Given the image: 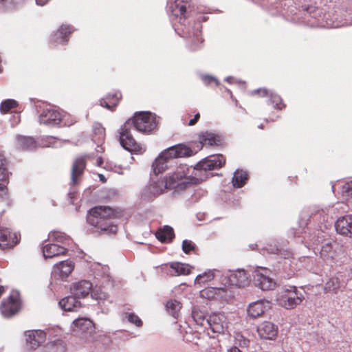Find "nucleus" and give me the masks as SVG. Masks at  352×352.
I'll list each match as a JSON object with an SVG mask.
<instances>
[{
    "label": "nucleus",
    "mask_w": 352,
    "mask_h": 352,
    "mask_svg": "<svg viewBox=\"0 0 352 352\" xmlns=\"http://www.w3.org/2000/svg\"><path fill=\"white\" fill-rule=\"evenodd\" d=\"M248 178L246 172L236 170L232 177L233 186L236 188H241L246 183Z\"/></svg>",
    "instance_id": "38"
},
{
    "label": "nucleus",
    "mask_w": 352,
    "mask_h": 352,
    "mask_svg": "<svg viewBox=\"0 0 352 352\" xmlns=\"http://www.w3.org/2000/svg\"><path fill=\"white\" fill-rule=\"evenodd\" d=\"M266 250L270 254H278L279 249L276 245H270L269 247L266 248Z\"/></svg>",
    "instance_id": "52"
},
{
    "label": "nucleus",
    "mask_w": 352,
    "mask_h": 352,
    "mask_svg": "<svg viewBox=\"0 0 352 352\" xmlns=\"http://www.w3.org/2000/svg\"><path fill=\"white\" fill-rule=\"evenodd\" d=\"M206 327L214 334L223 333L227 329L226 317L220 313L208 315Z\"/></svg>",
    "instance_id": "8"
},
{
    "label": "nucleus",
    "mask_w": 352,
    "mask_h": 352,
    "mask_svg": "<svg viewBox=\"0 0 352 352\" xmlns=\"http://www.w3.org/2000/svg\"><path fill=\"white\" fill-rule=\"evenodd\" d=\"M49 238L54 241L62 243H68L71 240L67 234L59 231L50 232Z\"/></svg>",
    "instance_id": "43"
},
{
    "label": "nucleus",
    "mask_w": 352,
    "mask_h": 352,
    "mask_svg": "<svg viewBox=\"0 0 352 352\" xmlns=\"http://www.w3.org/2000/svg\"><path fill=\"white\" fill-rule=\"evenodd\" d=\"M341 287L338 277H331L325 283L324 291L336 294Z\"/></svg>",
    "instance_id": "40"
},
{
    "label": "nucleus",
    "mask_w": 352,
    "mask_h": 352,
    "mask_svg": "<svg viewBox=\"0 0 352 352\" xmlns=\"http://www.w3.org/2000/svg\"><path fill=\"white\" fill-rule=\"evenodd\" d=\"M170 267L173 270L171 274L175 276L188 275L190 273L192 269V267L188 264L181 263H172Z\"/></svg>",
    "instance_id": "34"
},
{
    "label": "nucleus",
    "mask_w": 352,
    "mask_h": 352,
    "mask_svg": "<svg viewBox=\"0 0 352 352\" xmlns=\"http://www.w3.org/2000/svg\"><path fill=\"white\" fill-rule=\"evenodd\" d=\"M219 142V138L211 133L206 132L200 137V143L203 145H217Z\"/></svg>",
    "instance_id": "42"
},
{
    "label": "nucleus",
    "mask_w": 352,
    "mask_h": 352,
    "mask_svg": "<svg viewBox=\"0 0 352 352\" xmlns=\"http://www.w3.org/2000/svg\"><path fill=\"white\" fill-rule=\"evenodd\" d=\"M155 236L161 242L167 243L173 239L175 234L173 229L170 226H164L156 232Z\"/></svg>",
    "instance_id": "33"
},
{
    "label": "nucleus",
    "mask_w": 352,
    "mask_h": 352,
    "mask_svg": "<svg viewBox=\"0 0 352 352\" xmlns=\"http://www.w3.org/2000/svg\"><path fill=\"white\" fill-rule=\"evenodd\" d=\"M0 196L3 197L7 205H11V200L8 196V189L6 186L0 184Z\"/></svg>",
    "instance_id": "50"
},
{
    "label": "nucleus",
    "mask_w": 352,
    "mask_h": 352,
    "mask_svg": "<svg viewBox=\"0 0 352 352\" xmlns=\"http://www.w3.org/2000/svg\"><path fill=\"white\" fill-rule=\"evenodd\" d=\"M17 102L12 99H8L2 102L0 106V110L2 113H6L12 109L16 107Z\"/></svg>",
    "instance_id": "46"
},
{
    "label": "nucleus",
    "mask_w": 352,
    "mask_h": 352,
    "mask_svg": "<svg viewBox=\"0 0 352 352\" xmlns=\"http://www.w3.org/2000/svg\"><path fill=\"white\" fill-rule=\"evenodd\" d=\"M268 302L260 300L250 303L248 308L249 316L256 318L261 316L265 311Z\"/></svg>",
    "instance_id": "26"
},
{
    "label": "nucleus",
    "mask_w": 352,
    "mask_h": 352,
    "mask_svg": "<svg viewBox=\"0 0 352 352\" xmlns=\"http://www.w3.org/2000/svg\"><path fill=\"white\" fill-rule=\"evenodd\" d=\"M38 121L40 124L54 126L58 124L61 126H70L75 120L70 118V116L64 111H61L55 107H47L42 110Z\"/></svg>",
    "instance_id": "3"
},
{
    "label": "nucleus",
    "mask_w": 352,
    "mask_h": 352,
    "mask_svg": "<svg viewBox=\"0 0 352 352\" xmlns=\"http://www.w3.org/2000/svg\"><path fill=\"white\" fill-rule=\"evenodd\" d=\"M188 2L184 0H175L169 6V10L172 15L179 19V23L185 25L184 22L187 18Z\"/></svg>",
    "instance_id": "13"
},
{
    "label": "nucleus",
    "mask_w": 352,
    "mask_h": 352,
    "mask_svg": "<svg viewBox=\"0 0 352 352\" xmlns=\"http://www.w3.org/2000/svg\"><path fill=\"white\" fill-rule=\"evenodd\" d=\"M338 244L336 241L325 242L320 250V256L324 259H333L337 255Z\"/></svg>",
    "instance_id": "28"
},
{
    "label": "nucleus",
    "mask_w": 352,
    "mask_h": 352,
    "mask_svg": "<svg viewBox=\"0 0 352 352\" xmlns=\"http://www.w3.org/2000/svg\"><path fill=\"white\" fill-rule=\"evenodd\" d=\"M166 189L163 180L152 182L144 189L142 197L150 200L163 193Z\"/></svg>",
    "instance_id": "18"
},
{
    "label": "nucleus",
    "mask_w": 352,
    "mask_h": 352,
    "mask_svg": "<svg viewBox=\"0 0 352 352\" xmlns=\"http://www.w3.org/2000/svg\"><path fill=\"white\" fill-rule=\"evenodd\" d=\"M126 318L129 322L134 324L137 327H141L142 325V322L140 318L133 313L128 314Z\"/></svg>",
    "instance_id": "48"
},
{
    "label": "nucleus",
    "mask_w": 352,
    "mask_h": 352,
    "mask_svg": "<svg viewBox=\"0 0 352 352\" xmlns=\"http://www.w3.org/2000/svg\"><path fill=\"white\" fill-rule=\"evenodd\" d=\"M259 129H263V125L261 124L260 125H258V126Z\"/></svg>",
    "instance_id": "61"
},
{
    "label": "nucleus",
    "mask_w": 352,
    "mask_h": 352,
    "mask_svg": "<svg viewBox=\"0 0 352 352\" xmlns=\"http://www.w3.org/2000/svg\"><path fill=\"white\" fill-rule=\"evenodd\" d=\"M229 285L236 286L237 287H243L248 286L250 282V276L247 272L243 270H238L230 272L226 276Z\"/></svg>",
    "instance_id": "10"
},
{
    "label": "nucleus",
    "mask_w": 352,
    "mask_h": 352,
    "mask_svg": "<svg viewBox=\"0 0 352 352\" xmlns=\"http://www.w3.org/2000/svg\"><path fill=\"white\" fill-rule=\"evenodd\" d=\"M98 177H99V179H100V181L102 182V183H105L107 179L105 178V177L102 175V174H98Z\"/></svg>",
    "instance_id": "57"
},
{
    "label": "nucleus",
    "mask_w": 352,
    "mask_h": 352,
    "mask_svg": "<svg viewBox=\"0 0 352 352\" xmlns=\"http://www.w3.org/2000/svg\"><path fill=\"white\" fill-rule=\"evenodd\" d=\"M104 168H107L108 170H113L114 172H116L119 174H122V168L120 166H114L113 167H112L111 165L109 166H107L104 167Z\"/></svg>",
    "instance_id": "53"
},
{
    "label": "nucleus",
    "mask_w": 352,
    "mask_h": 352,
    "mask_svg": "<svg viewBox=\"0 0 352 352\" xmlns=\"http://www.w3.org/2000/svg\"><path fill=\"white\" fill-rule=\"evenodd\" d=\"M113 216V212L109 207L96 206L89 211L87 221L103 233L114 234L118 231V227L111 221Z\"/></svg>",
    "instance_id": "1"
},
{
    "label": "nucleus",
    "mask_w": 352,
    "mask_h": 352,
    "mask_svg": "<svg viewBox=\"0 0 352 352\" xmlns=\"http://www.w3.org/2000/svg\"><path fill=\"white\" fill-rule=\"evenodd\" d=\"M86 166V156L77 157L72 167L71 179L72 185H77L80 183L79 178L84 173Z\"/></svg>",
    "instance_id": "16"
},
{
    "label": "nucleus",
    "mask_w": 352,
    "mask_h": 352,
    "mask_svg": "<svg viewBox=\"0 0 352 352\" xmlns=\"http://www.w3.org/2000/svg\"><path fill=\"white\" fill-rule=\"evenodd\" d=\"M195 248L194 243L188 240H184L182 242V250L186 253H189L191 250H193Z\"/></svg>",
    "instance_id": "51"
},
{
    "label": "nucleus",
    "mask_w": 352,
    "mask_h": 352,
    "mask_svg": "<svg viewBox=\"0 0 352 352\" xmlns=\"http://www.w3.org/2000/svg\"><path fill=\"white\" fill-rule=\"evenodd\" d=\"M182 304L177 300H169L166 304V309L168 314L174 318H177L180 314Z\"/></svg>",
    "instance_id": "37"
},
{
    "label": "nucleus",
    "mask_w": 352,
    "mask_h": 352,
    "mask_svg": "<svg viewBox=\"0 0 352 352\" xmlns=\"http://www.w3.org/2000/svg\"><path fill=\"white\" fill-rule=\"evenodd\" d=\"M259 337L263 340H274L278 335V327L271 322L265 321L257 327Z\"/></svg>",
    "instance_id": "15"
},
{
    "label": "nucleus",
    "mask_w": 352,
    "mask_h": 352,
    "mask_svg": "<svg viewBox=\"0 0 352 352\" xmlns=\"http://www.w3.org/2000/svg\"><path fill=\"white\" fill-rule=\"evenodd\" d=\"M199 118H200V115L199 113L195 114L194 118L191 119L189 121L188 125L192 126V125L195 124Z\"/></svg>",
    "instance_id": "54"
},
{
    "label": "nucleus",
    "mask_w": 352,
    "mask_h": 352,
    "mask_svg": "<svg viewBox=\"0 0 352 352\" xmlns=\"http://www.w3.org/2000/svg\"><path fill=\"white\" fill-rule=\"evenodd\" d=\"M37 5L43 6L45 5L49 0H35Z\"/></svg>",
    "instance_id": "56"
},
{
    "label": "nucleus",
    "mask_w": 352,
    "mask_h": 352,
    "mask_svg": "<svg viewBox=\"0 0 352 352\" xmlns=\"http://www.w3.org/2000/svg\"><path fill=\"white\" fill-rule=\"evenodd\" d=\"M19 0H0V3L8 2L10 3H14L17 2Z\"/></svg>",
    "instance_id": "58"
},
{
    "label": "nucleus",
    "mask_w": 352,
    "mask_h": 352,
    "mask_svg": "<svg viewBox=\"0 0 352 352\" xmlns=\"http://www.w3.org/2000/svg\"><path fill=\"white\" fill-rule=\"evenodd\" d=\"M8 175L6 160L3 155H0V180H6Z\"/></svg>",
    "instance_id": "47"
},
{
    "label": "nucleus",
    "mask_w": 352,
    "mask_h": 352,
    "mask_svg": "<svg viewBox=\"0 0 352 352\" xmlns=\"http://www.w3.org/2000/svg\"><path fill=\"white\" fill-rule=\"evenodd\" d=\"M67 248L54 243L47 244L43 248V253L45 258H52L56 256L64 254Z\"/></svg>",
    "instance_id": "29"
},
{
    "label": "nucleus",
    "mask_w": 352,
    "mask_h": 352,
    "mask_svg": "<svg viewBox=\"0 0 352 352\" xmlns=\"http://www.w3.org/2000/svg\"><path fill=\"white\" fill-rule=\"evenodd\" d=\"M94 133L97 137L94 141H97L98 143L102 142L105 137V129L99 123H96L93 126Z\"/></svg>",
    "instance_id": "44"
},
{
    "label": "nucleus",
    "mask_w": 352,
    "mask_h": 352,
    "mask_svg": "<svg viewBox=\"0 0 352 352\" xmlns=\"http://www.w3.org/2000/svg\"><path fill=\"white\" fill-rule=\"evenodd\" d=\"M91 296L93 299L98 301L104 300L108 298V294L103 292L100 287L93 288L91 292Z\"/></svg>",
    "instance_id": "45"
},
{
    "label": "nucleus",
    "mask_w": 352,
    "mask_h": 352,
    "mask_svg": "<svg viewBox=\"0 0 352 352\" xmlns=\"http://www.w3.org/2000/svg\"><path fill=\"white\" fill-rule=\"evenodd\" d=\"M336 232L343 236L352 237V215L340 217L335 224Z\"/></svg>",
    "instance_id": "17"
},
{
    "label": "nucleus",
    "mask_w": 352,
    "mask_h": 352,
    "mask_svg": "<svg viewBox=\"0 0 352 352\" xmlns=\"http://www.w3.org/2000/svg\"><path fill=\"white\" fill-rule=\"evenodd\" d=\"M93 327L92 322L85 318L74 320L72 326L73 332L76 334L91 332Z\"/></svg>",
    "instance_id": "24"
},
{
    "label": "nucleus",
    "mask_w": 352,
    "mask_h": 352,
    "mask_svg": "<svg viewBox=\"0 0 352 352\" xmlns=\"http://www.w3.org/2000/svg\"><path fill=\"white\" fill-rule=\"evenodd\" d=\"M20 300L17 293H12L7 299L1 302L0 310L1 314L6 318L16 314L20 309Z\"/></svg>",
    "instance_id": "9"
},
{
    "label": "nucleus",
    "mask_w": 352,
    "mask_h": 352,
    "mask_svg": "<svg viewBox=\"0 0 352 352\" xmlns=\"http://www.w3.org/2000/svg\"><path fill=\"white\" fill-rule=\"evenodd\" d=\"M121 98L122 95L120 92H115L112 94H109L100 101V105L108 109L113 110V107L118 104Z\"/></svg>",
    "instance_id": "31"
},
{
    "label": "nucleus",
    "mask_w": 352,
    "mask_h": 352,
    "mask_svg": "<svg viewBox=\"0 0 352 352\" xmlns=\"http://www.w3.org/2000/svg\"><path fill=\"white\" fill-rule=\"evenodd\" d=\"M192 316L195 322L198 325L207 328L206 324L208 316L204 312L198 309L195 308L192 311Z\"/></svg>",
    "instance_id": "41"
},
{
    "label": "nucleus",
    "mask_w": 352,
    "mask_h": 352,
    "mask_svg": "<svg viewBox=\"0 0 352 352\" xmlns=\"http://www.w3.org/2000/svg\"><path fill=\"white\" fill-rule=\"evenodd\" d=\"M130 120L132 126L142 133L150 132L157 126L155 116L149 112L136 113L134 117Z\"/></svg>",
    "instance_id": "5"
},
{
    "label": "nucleus",
    "mask_w": 352,
    "mask_h": 352,
    "mask_svg": "<svg viewBox=\"0 0 352 352\" xmlns=\"http://www.w3.org/2000/svg\"><path fill=\"white\" fill-rule=\"evenodd\" d=\"M217 271L215 270H209L202 274H199L197 276L195 283V284L199 285L202 286V284H204L208 281L212 280L215 277V273Z\"/></svg>",
    "instance_id": "39"
},
{
    "label": "nucleus",
    "mask_w": 352,
    "mask_h": 352,
    "mask_svg": "<svg viewBox=\"0 0 352 352\" xmlns=\"http://www.w3.org/2000/svg\"><path fill=\"white\" fill-rule=\"evenodd\" d=\"M231 80H232V77H228L226 78V81L229 82H231Z\"/></svg>",
    "instance_id": "60"
},
{
    "label": "nucleus",
    "mask_w": 352,
    "mask_h": 352,
    "mask_svg": "<svg viewBox=\"0 0 352 352\" xmlns=\"http://www.w3.org/2000/svg\"><path fill=\"white\" fill-rule=\"evenodd\" d=\"M305 299L304 292L295 286L283 289L277 296L278 304L287 309H292L300 305Z\"/></svg>",
    "instance_id": "4"
},
{
    "label": "nucleus",
    "mask_w": 352,
    "mask_h": 352,
    "mask_svg": "<svg viewBox=\"0 0 352 352\" xmlns=\"http://www.w3.org/2000/svg\"><path fill=\"white\" fill-rule=\"evenodd\" d=\"M79 299L76 295L71 294V295L61 299L58 304L65 311H76L81 307Z\"/></svg>",
    "instance_id": "25"
},
{
    "label": "nucleus",
    "mask_w": 352,
    "mask_h": 352,
    "mask_svg": "<svg viewBox=\"0 0 352 352\" xmlns=\"http://www.w3.org/2000/svg\"><path fill=\"white\" fill-rule=\"evenodd\" d=\"M173 160L168 155H164V151L155 159L152 164V168L155 175H158L164 172L172 164Z\"/></svg>",
    "instance_id": "21"
},
{
    "label": "nucleus",
    "mask_w": 352,
    "mask_h": 352,
    "mask_svg": "<svg viewBox=\"0 0 352 352\" xmlns=\"http://www.w3.org/2000/svg\"><path fill=\"white\" fill-rule=\"evenodd\" d=\"M74 263L73 261L67 260L56 264L53 267V274L63 278L68 276L74 270Z\"/></svg>",
    "instance_id": "23"
},
{
    "label": "nucleus",
    "mask_w": 352,
    "mask_h": 352,
    "mask_svg": "<svg viewBox=\"0 0 352 352\" xmlns=\"http://www.w3.org/2000/svg\"><path fill=\"white\" fill-rule=\"evenodd\" d=\"M16 146L23 150H33L36 148L37 144L34 138L22 135H17Z\"/></svg>",
    "instance_id": "30"
},
{
    "label": "nucleus",
    "mask_w": 352,
    "mask_h": 352,
    "mask_svg": "<svg viewBox=\"0 0 352 352\" xmlns=\"http://www.w3.org/2000/svg\"><path fill=\"white\" fill-rule=\"evenodd\" d=\"M254 285L262 290H272L276 286V283L269 276L259 271H255L253 275Z\"/></svg>",
    "instance_id": "19"
},
{
    "label": "nucleus",
    "mask_w": 352,
    "mask_h": 352,
    "mask_svg": "<svg viewBox=\"0 0 352 352\" xmlns=\"http://www.w3.org/2000/svg\"><path fill=\"white\" fill-rule=\"evenodd\" d=\"M192 153L190 148L182 144L170 146L164 151V155H168L173 160L177 157L190 156Z\"/></svg>",
    "instance_id": "22"
},
{
    "label": "nucleus",
    "mask_w": 352,
    "mask_h": 352,
    "mask_svg": "<svg viewBox=\"0 0 352 352\" xmlns=\"http://www.w3.org/2000/svg\"><path fill=\"white\" fill-rule=\"evenodd\" d=\"M102 163H103L102 159L101 157H98L97 159V165L101 166Z\"/></svg>",
    "instance_id": "59"
},
{
    "label": "nucleus",
    "mask_w": 352,
    "mask_h": 352,
    "mask_svg": "<svg viewBox=\"0 0 352 352\" xmlns=\"http://www.w3.org/2000/svg\"><path fill=\"white\" fill-rule=\"evenodd\" d=\"M47 347H50V346H53V344H47Z\"/></svg>",
    "instance_id": "62"
},
{
    "label": "nucleus",
    "mask_w": 352,
    "mask_h": 352,
    "mask_svg": "<svg viewBox=\"0 0 352 352\" xmlns=\"http://www.w3.org/2000/svg\"><path fill=\"white\" fill-rule=\"evenodd\" d=\"M26 349H36L46 340V334L41 330H33L25 332Z\"/></svg>",
    "instance_id": "11"
},
{
    "label": "nucleus",
    "mask_w": 352,
    "mask_h": 352,
    "mask_svg": "<svg viewBox=\"0 0 352 352\" xmlns=\"http://www.w3.org/2000/svg\"><path fill=\"white\" fill-rule=\"evenodd\" d=\"M342 192L345 196L352 197V181L348 182L342 186Z\"/></svg>",
    "instance_id": "49"
},
{
    "label": "nucleus",
    "mask_w": 352,
    "mask_h": 352,
    "mask_svg": "<svg viewBox=\"0 0 352 352\" xmlns=\"http://www.w3.org/2000/svg\"><path fill=\"white\" fill-rule=\"evenodd\" d=\"M72 28L69 25H61L60 28L52 36V41L54 44H63L68 41V36L72 32Z\"/></svg>",
    "instance_id": "27"
},
{
    "label": "nucleus",
    "mask_w": 352,
    "mask_h": 352,
    "mask_svg": "<svg viewBox=\"0 0 352 352\" xmlns=\"http://www.w3.org/2000/svg\"><path fill=\"white\" fill-rule=\"evenodd\" d=\"M186 170L188 168L186 166L177 168L175 172L164 181L165 188L180 190L186 188L188 184H199L204 180L202 177H197V173H194L192 176L187 177Z\"/></svg>",
    "instance_id": "2"
},
{
    "label": "nucleus",
    "mask_w": 352,
    "mask_h": 352,
    "mask_svg": "<svg viewBox=\"0 0 352 352\" xmlns=\"http://www.w3.org/2000/svg\"><path fill=\"white\" fill-rule=\"evenodd\" d=\"M303 10L306 12L305 14V17L310 16L311 19H317V21H319V19H318V17L320 16L322 13L320 9L316 8L314 6H303ZM309 21L312 26H318L320 25L319 22L311 21L310 19H309Z\"/></svg>",
    "instance_id": "35"
},
{
    "label": "nucleus",
    "mask_w": 352,
    "mask_h": 352,
    "mask_svg": "<svg viewBox=\"0 0 352 352\" xmlns=\"http://www.w3.org/2000/svg\"><path fill=\"white\" fill-rule=\"evenodd\" d=\"M252 95H254L256 94H259L261 96H270V102L272 104L274 105V107L280 109V104H281V98L277 95L274 94L273 93H270V91L266 89H258L252 91L251 92Z\"/></svg>",
    "instance_id": "32"
},
{
    "label": "nucleus",
    "mask_w": 352,
    "mask_h": 352,
    "mask_svg": "<svg viewBox=\"0 0 352 352\" xmlns=\"http://www.w3.org/2000/svg\"><path fill=\"white\" fill-rule=\"evenodd\" d=\"M18 235L11 233L8 229H0V248L1 249L11 248L19 242Z\"/></svg>",
    "instance_id": "20"
},
{
    "label": "nucleus",
    "mask_w": 352,
    "mask_h": 352,
    "mask_svg": "<svg viewBox=\"0 0 352 352\" xmlns=\"http://www.w3.org/2000/svg\"><path fill=\"white\" fill-rule=\"evenodd\" d=\"M201 296L208 299H224L231 297V292L225 285L223 287H208L200 292Z\"/></svg>",
    "instance_id": "12"
},
{
    "label": "nucleus",
    "mask_w": 352,
    "mask_h": 352,
    "mask_svg": "<svg viewBox=\"0 0 352 352\" xmlns=\"http://www.w3.org/2000/svg\"><path fill=\"white\" fill-rule=\"evenodd\" d=\"M250 340L245 338L241 333H236L234 336V344L235 346L230 348L229 352H242L238 346L245 349L248 346Z\"/></svg>",
    "instance_id": "36"
},
{
    "label": "nucleus",
    "mask_w": 352,
    "mask_h": 352,
    "mask_svg": "<svg viewBox=\"0 0 352 352\" xmlns=\"http://www.w3.org/2000/svg\"><path fill=\"white\" fill-rule=\"evenodd\" d=\"M225 162L226 160L222 155L210 156L198 162L194 168V171L197 173V177H200L199 173L219 168Z\"/></svg>",
    "instance_id": "7"
},
{
    "label": "nucleus",
    "mask_w": 352,
    "mask_h": 352,
    "mask_svg": "<svg viewBox=\"0 0 352 352\" xmlns=\"http://www.w3.org/2000/svg\"><path fill=\"white\" fill-rule=\"evenodd\" d=\"M93 289L92 283L86 280L74 283L70 287V293L79 298H84L91 294Z\"/></svg>",
    "instance_id": "14"
},
{
    "label": "nucleus",
    "mask_w": 352,
    "mask_h": 352,
    "mask_svg": "<svg viewBox=\"0 0 352 352\" xmlns=\"http://www.w3.org/2000/svg\"><path fill=\"white\" fill-rule=\"evenodd\" d=\"M75 193H76V191L73 189H71L70 191L68 192L67 195L71 201H72V199L74 197Z\"/></svg>",
    "instance_id": "55"
},
{
    "label": "nucleus",
    "mask_w": 352,
    "mask_h": 352,
    "mask_svg": "<svg viewBox=\"0 0 352 352\" xmlns=\"http://www.w3.org/2000/svg\"><path fill=\"white\" fill-rule=\"evenodd\" d=\"M132 127L131 120H126L119 130V141L124 149L131 152L140 151L141 146L133 138L131 131Z\"/></svg>",
    "instance_id": "6"
}]
</instances>
